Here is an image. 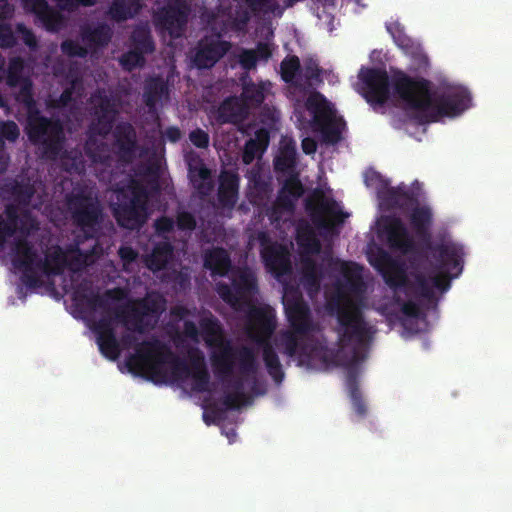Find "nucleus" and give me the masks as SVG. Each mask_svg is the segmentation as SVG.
Masks as SVG:
<instances>
[{
	"label": "nucleus",
	"instance_id": "1",
	"mask_svg": "<svg viewBox=\"0 0 512 512\" xmlns=\"http://www.w3.org/2000/svg\"><path fill=\"white\" fill-rule=\"evenodd\" d=\"M358 77L363 95L370 104H385L390 98L391 87L393 94L410 109L425 111L432 105L431 81L422 76L412 77L395 69L389 77L384 69L362 68Z\"/></svg>",
	"mask_w": 512,
	"mask_h": 512
},
{
	"label": "nucleus",
	"instance_id": "2",
	"mask_svg": "<svg viewBox=\"0 0 512 512\" xmlns=\"http://www.w3.org/2000/svg\"><path fill=\"white\" fill-rule=\"evenodd\" d=\"M199 324L206 345L216 348L210 356L216 377L223 384H229L233 388V393L246 399L243 378H237L233 381L231 378L238 361L242 376L256 380L259 364L253 348L245 345L236 347L229 340H225L218 319L212 315L202 318Z\"/></svg>",
	"mask_w": 512,
	"mask_h": 512
},
{
	"label": "nucleus",
	"instance_id": "3",
	"mask_svg": "<svg viewBox=\"0 0 512 512\" xmlns=\"http://www.w3.org/2000/svg\"><path fill=\"white\" fill-rule=\"evenodd\" d=\"M336 314L340 343L343 347L352 346L346 375L347 389L355 413L363 418L367 414V406L359 388L357 365L367 358L373 331L357 308L337 304Z\"/></svg>",
	"mask_w": 512,
	"mask_h": 512
},
{
	"label": "nucleus",
	"instance_id": "4",
	"mask_svg": "<svg viewBox=\"0 0 512 512\" xmlns=\"http://www.w3.org/2000/svg\"><path fill=\"white\" fill-rule=\"evenodd\" d=\"M11 263L20 273L21 282L28 288L42 285V277L60 276L67 269L68 253L60 245H52L41 257L35 245L26 238H16Z\"/></svg>",
	"mask_w": 512,
	"mask_h": 512
},
{
	"label": "nucleus",
	"instance_id": "5",
	"mask_svg": "<svg viewBox=\"0 0 512 512\" xmlns=\"http://www.w3.org/2000/svg\"><path fill=\"white\" fill-rule=\"evenodd\" d=\"M169 364L175 379L188 378L192 368L185 359L176 356L172 350L159 340H147L137 345L135 354L130 355L126 365L133 373L147 371L155 382L163 381L166 373L163 366Z\"/></svg>",
	"mask_w": 512,
	"mask_h": 512
},
{
	"label": "nucleus",
	"instance_id": "6",
	"mask_svg": "<svg viewBox=\"0 0 512 512\" xmlns=\"http://www.w3.org/2000/svg\"><path fill=\"white\" fill-rule=\"evenodd\" d=\"M115 196L113 216L117 224L129 230L141 228L148 219L147 187L139 180L131 179L127 185L115 190Z\"/></svg>",
	"mask_w": 512,
	"mask_h": 512
},
{
	"label": "nucleus",
	"instance_id": "7",
	"mask_svg": "<svg viewBox=\"0 0 512 512\" xmlns=\"http://www.w3.org/2000/svg\"><path fill=\"white\" fill-rule=\"evenodd\" d=\"M433 222V214L430 207L424 205H415L410 213V224L416 236L424 243L428 252L427 257L436 260L440 267L449 268L458 265V260L462 254V246L451 242L443 241L441 243H433L431 241V226Z\"/></svg>",
	"mask_w": 512,
	"mask_h": 512
},
{
	"label": "nucleus",
	"instance_id": "8",
	"mask_svg": "<svg viewBox=\"0 0 512 512\" xmlns=\"http://www.w3.org/2000/svg\"><path fill=\"white\" fill-rule=\"evenodd\" d=\"M284 306L291 330L280 333L277 345L288 357L306 356V347L299 341L298 336H305L314 331L310 308L300 296L287 299Z\"/></svg>",
	"mask_w": 512,
	"mask_h": 512
},
{
	"label": "nucleus",
	"instance_id": "9",
	"mask_svg": "<svg viewBox=\"0 0 512 512\" xmlns=\"http://www.w3.org/2000/svg\"><path fill=\"white\" fill-rule=\"evenodd\" d=\"M65 207L72 224L83 232L85 239L97 237L103 209L96 196L84 188L73 189L65 196Z\"/></svg>",
	"mask_w": 512,
	"mask_h": 512
},
{
	"label": "nucleus",
	"instance_id": "10",
	"mask_svg": "<svg viewBox=\"0 0 512 512\" xmlns=\"http://www.w3.org/2000/svg\"><path fill=\"white\" fill-rule=\"evenodd\" d=\"M25 131L30 142L40 146L45 158H59L65 143V133L59 119L43 116L39 110L26 118Z\"/></svg>",
	"mask_w": 512,
	"mask_h": 512
},
{
	"label": "nucleus",
	"instance_id": "11",
	"mask_svg": "<svg viewBox=\"0 0 512 512\" xmlns=\"http://www.w3.org/2000/svg\"><path fill=\"white\" fill-rule=\"evenodd\" d=\"M215 291L226 304L239 310L258 293L257 277L248 267L236 268L231 272V285L219 281Z\"/></svg>",
	"mask_w": 512,
	"mask_h": 512
},
{
	"label": "nucleus",
	"instance_id": "12",
	"mask_svg": "<svg viewBox=\"0 0 512 512\" xmlns=\"http://www.w3.org/2000/svg\"><path fill=\"white\" fill-rule=\"evenodd\" d=\"M306 108L313 114L315 130L322 134L323 141L336 144L341 140L342 129L345 122L336 118L330 102L319 92H314L306 100Z\"/></svg>",
	"mask_w": 512,
	"mask_h": 512
},
{
	"label": "nucleus",
	"instance_id": "13",
	"mask_svg": "<svg viewBox=\"0 0 512 512\" xmlns=\"http://www.w3.org/2000/svg\"><path fill=\"white\" fill-rule=\"evenodd\" d=\"M431 94L433 98L432 105L422 113L431 111L432 121H436L440 116L455 117L467 110L471 105L470 92L461 86H449L446 90L436 95L433 91L431 82Z\"/></svg>",
	"mask_w": 512,
	"mask_h": 512
},
{
	"label": "nucleus",
	"instance_id": "14",
	"mask_svg": "<svg viewBox=\"0 0 512 512\" xmlns=\"http://www.w3.org/2000/svg\"><path fill=\"white\" fill-rule=\"evenodd\" d=\"M95 118L89 126V137L85 144V153L92 159L94 162H102V157L98 153L100 148H103L104 143H98L93 136H108L114 126V122L116 119L117 111L115 110L113 104L110 102L108 98H103L100 103L96 106L94 112Z\"/></svg>",
	"mask_w": 512,
	"mask_h": 512
},
{
	"label": "nucleus",
	"instance_id": "15",
	"mask_svg": "<svg viewBox=\"0 0 512 512\" xmlns=\"http://www.w3.org/2000/svg\"><path fill=\"white\" fill-rule=\"evenodd\" d=\"M374 180L381 183L377 194L382 205L387 209L408 210L419 203V192L416 191L415 187L409 188L403 183L396 187H388L387 181L377 172H372L370 176L366 177L367 184ZM413 186H417V189H419L418 181H415Z\"/></svg>",
	"mask_w": 512,
	"mask_h": 512
},
{
	"label": "nucleus",
	"instance_id": "16",
	"mask_svg": "<svg viewBox=\"0 0 512 512\" xmlns=\"http://www.w3.org/2000/svg\"><path fill=\"white\" fill-rule=\"evenodd\" d=\"M369 262L395 294L399 289L407 288L411 284L405 263L393 258L385 249L378 247L369 255Z\"/></svg>",
	"mask_w": 512,
	"mask_h": 512
},
{
	"label": "nucleus",
	"instance_id": "17",
	"mask_svg": "<svg viewBox=\"0 0 512 512\" xmlns=\"http://www.w3.org/2000/svg\"><path fill=\"white\" fill-rule=\"evenodd\" d=\"M379 237L390 250L402 255L414 254L417 245L402 219L395 215H384L380 220Z\"/></svg>",
	"mask_w": 512,
	"mask_h": 512
},
{
	"label": "nucleus",
	"instance_id": "18",
	"mask_svg": "<svg viewBox=\"0 0 512 512\" xmlns=\"http://www.w3.org/2000/svg\"><path fill=\"white\" fill-rule=\"evenodd\" d=\"M256 239L260 245V256L266 269L276 278L290 274L292 265L287 247L278 242H272L266 231H259Z\"/></svg>",
	"mask_w": 512,
	"mask_h": 512
},
{
	"label": "nucleus",
	"instance_id": "19",
	"mask_svg": "<svg viewBox=\"0 0 512 512\" xmlns=\"http://www.w3.org/2000/svg\"><path fill=\"white\" fill-rule=\"evenodd\" d=\"M189 7L180 0H176L153 14L155 27L171 38L177 39L183 36L189 16Z\"/></svg>",
	"mask_w": 512,
	"mask_h": 512
},
{
	"label": "nucleus",
	"instance_id": "20",
	"mask_svg": "<svg viewBox=\"0 0 512 512\" xmlns=\"http://www.w3.org/2000/svg\"><path fill=\"white\" fill-rule=\"evenodd\" d=\"M337 202L328 198L322 191L314 193V199L306 201V210L309 212L313 225L325 232H330L336 223L343 221L340 211L337 210Z\"/></svg>",
	"mask_w": 512,
	"mask_h": 512
},
{
	"label": "nucleus",
	"instance_id": "21",
	"mask_svg": "<svg viewBox=\"0 0 512 512\" xmlns=\"http://www.w3.org/2000/svg\"><path fill=\"white\" fill-rule=\"evenodd\" d=\"M231 43L214 37H205L198 42L193 62L198 69H210L223 58Z\"/></svg>",
	"mask_w": 512,
	"mask_h": 512
},
{
	"label": "nucleus",
	"instance_id": "22",
	"mask_svg": "<svg viewBox=\"0 0 512 512\" xmlns=\"http://www.w3.org/2000/svg\"><path fill=\"white\" fill-rule=\"evenodd\" d=\"M100 352L110 360H116L120 355V346L110 317H102L93 325Z\"/></svg>",
	"mask_w": 512,
	"mask_h": 512
},
{
	"label": "nucleus",
	"instance_id": "23",
	"mask_svg": "<svg viewBox=\"0 0 512 512\" xmlns=\"http://www.w3.org/2000/svg\"><path fill=\"white\" fill-rule=\"evenodd\" d=\"M114 147L118 156L123 160H130L137 150V134L133 125L129 122H119L114 130Z\"/></svg>",
	"mask_w": 512,
	"mask_h": 512
},
{
	"label": "nucleus",
	"instance_id": "24",
	"mask_svg": "<svg viewBox=\"0 0 512 512\" xmlns=\"http://www.w3.org/2000/svg\"><path fill=\"white\" fill-rule=\"evenodd\" d=\"M249 116V107L240 97L230 96L219 105L216 120L220 124H240Z\"/></svg>",
	"mask_w": 512,
	"mask_h": 512
},
{
	"label": "nucleus",
	"instance_id": "25",
	"mask_svg": "<svg viewBox=\"0 0 512 512\" xmlns=\"http://www.w3.org/2000/svg\"><path fill=\"white\" fill-rule=\"evenodd\" d=\"M249 329L261 337H270L276 328L274 311L268 307L252 306L248 313Z\"/></svg>",
	"mask_w": 512,
	"mask_h": 512
},
{
	"label": "nucleus",
	"instance_id": "26",
	"mask_svg": "<svg viewBox=\"0 0 512 512\" xmlns=\"http://www.w3.org/2000/svg\"><path fill=\"white\" fill-rule=\"evenodd\" d=\"M240 177L237 172L224 170L219 176L218 201L222 207L232 209L237 203Z\"/></svg>",
	"mask_w": 512,
	"mask_h": 512
},
{
	"label": "nucleus",
	"instance_id": "27",
	"mask_svg": "<svg viewBox=\"0 0 512 512\" xmlns=\"http://www.w3.org/2000/svg\"><path fill=\"white\" fill-rule=\"evenodd\" d=\"M24 8L32 12L47 31H57L61 15L51 8L46 0H22Z\"/></svg>",
	"mask_w": 512,
	"mask_h": 512
},
{
	"label": "nucleus",
	"instance_id": "28",
	"mask_svg": "<svg viewBox=\"0 0 512 512\" xmlns=\"http://www.w3.org/2000/svg\"><path fill=\"white\" fill-rule=\"evenodd\" d=\"M242 91L240 98L247 103L249 109L259 107L265 100L267 92L271 88L270 81L253 82L249 76L241 78Z\"/></svg>",
	"mask_w": 512,
	"mask_h": 512
},
{
	"label": "nucleus",
	"instance_id": "29",
	"mask_svg": "<svg viewBox=\"0 0 512 512\" xmlns=\"http://www.w3.org/2000/svg\"><path fill=\"white\" fill-rule=\"evenodd\" d=\"M192 371L189 377L192 378V389L198 393L210 391V373L204 361V356L199 350L189 354Z\"/></svg>",
	"mask_w": 512,
	"mask_h": 512
},
{
	"label": "nucleus",
	"instance_id": "30",
	"mask_svg": "<svg viewBox=\"0 0 512 512\" xmlns=\"http://www.w3.org/2000/svg\"><path fill=\"white\" fill-rule=\"evenodd\" d=\"M204 267L211 272V276H226L232 270L230 255L223 247H213L204 253Z\"/></svg>",
	"mask_w": 512,
	"mask_h": 512
},
{
	"label": "nucleus",
	"instance_id": "31",
	"mask_svg": "<svg viewBox=\"0 0 512 512\" xmlns=\"http://www.w3.org/2000/svg\"><path fill=\"white\" fill-rule=\"evenodd\" d=\"M188 176L198 194L208 196L212 192L214 183L211 178V171L201 159H198L195 163H188Z\"/></svg>",
	"mask_w": 512,
	"mask_h": 512
},
{
	"label": "nucleus",
	"instance_id": "32",
	"mask_svg": "<svg viewBox=\"0 0 512 512\" xmlns=\"http://www.w3.org/2000/svg\"><path fill=\"white\" fill-rule=\"evenodd\" d=\"M273 188L271 182L263 178L259 172L252 173L249 177V201L257 207L264 208L268 205Z\"/></svg>",
	"mask_w": 512,
	"mask_h": 512
},
{
	"label": "nucleus",
	"instance_id": "33",
	"mask_svg": "<svg viewBox=\"0 0 512 512\" xmlns=\"http://www.w3.org/2000/svg\"><path fill=\"white\" fill-rule=\"evenodd\" d=\"M173 256V245L168 241H161L156 243L151 253L146 256L145 265L152 272H159L167 268Z\"/></svg>",
	"mask_w": 512,
	"mask_h": 512
},
{
	"label": "nucleus",
	"instance_id": "34",
	"mask_svg": "<svg viewBox=\"0 0 512 512\" xmlns=\"http://www.w3.org/2000/svg\"><path fill=\"white\" fill-rule=\"evenodd\" d=\"M463 257L464 250L462 249V254L459 258L457 266H449V268H442L438 265L435 259L431 258V266L433 267L436 274L432 276L430 279V283L432 285V289L436 288L440 291H447L450 288V280L458 277L463 270Z\"/></svg>",
	"mask_w": 512,
	"mask_h": 512
},
{
	"label": "nucleus",
	"instance_id": "35",
	"mask_svg": "<svg viewBox=\"0 0 512 512\" xmlns=\"http://www.w3.org/2000/svg\"><path fill=\"white\" fill-rule=\"evenodd\" d=\"M304 194V186L299 179L297 173H292L287 177L278 191V203L287 206L294 207L296 201Z\"/></svg>",
	"mask_w": 512,
	"mask_h": 512
},
{
	"label": "nucleus",
	"instance_id": "36",
	"mask_svg": "<svg viewBox=\"0 0 512 512\" xmlns=\"http://www.w3.org/2000/svg\"><path fill=\"white\" fill-rule=\"evenodd\" d=\"M141 0H113L109 7V15L116 22L126 21L136 16L141 8Z\"/></svg>",
	"mask_w": 512,
	"mask_h": 512
},
{
	"label": "nucleus",
	"instance_id": "37",
	"mask_svg": "<svg viewBox=\"0 0 512 512\" xmlns=\"http://www.w3.org/2000/svg\"><path fill=\"white\" fill-rule=\"evenodd\" d=\"M82 40L90 48H102L108 45L112 38V31L110 27L105 24H99L98 26L84 27L81 30Z\"/></svg>",
	"mask_w": 512,
	"mask_h": 512
},
{
	"label": "nucleus",
	"instance_id": "38",
	"mask_svg": "<svg viewBox=\"0 0 512 512\" xmlns=\"http://www.w3.org/2000/svg\"><path fill=\"white\" fill-rule=\"evenodd\" d=\"M262 358L268 374L275 383H281L284 379V371L278 354L271 343L263 341L262 343Z\"/></svg>",
	"mask_w": 512,
	"mask_h": 512
},
{
	"label": "nucleus",
	"instance_id": "39",
	"mask_svg": "<svg viewBox=\"0 0 512 512\" xmlns=\"http://www.w3.org/2000/svg\"><path fill=\"white\" fill-rule=\"evenodd\" d=\"M167 94L168 86L163 78L159 76L152 77L146 82L144 87L143 98L145 105L149 109H153L156 107L161 98Z\"/></svg>",
	"mask_w": 512,
	"mask_h": 512
},
{
	"label": "nucleus",
	"instance_id": "40",
	"mask_svg": "<svg viewBox=\"0 0 512 512\" xmlns=\"http://www.w3.org/2000/svg\"><path fill=\"white\" fill-rule=\"evenodd\" d=\"M123 296L124 292L121 288H113L106 290L103 295L98 293L80 294L77 292L76 299L85 301L91 310H96L97 308H106L109 299L119 300L123 298Z\"/></svg>",
	"mask_w": 512,
	"mask_h": 512
},
{
	"label": "nucleus",
	"instance_id": "41",
	"mask_svg": "<svg viewBox=\"0 0 512 512\" xmlns=\"http://www.w3.org/2000/svg\"><path fill=\"white\" fill-rule=\"evenodd\" d=\"M344 282L341 284L343 288L351 293H361L365 289V283L362 277V268L356 263L351 265L345 264L342 268Z\"/></svg>",
	"mask_w": 512,
	"mask_h": 512
},
{
	"label": "nucleus",
	"instance_id": "42",
	"mask_svg": "<svg viewBox=\"0 0 512 512\" xmlns=\"http://www.w3.org/2000/svg\"><path fill=\"white\" fill-rule=\"evenodd\" d=\"M5 191L9 193L13 200L20 205H29L34 194L35 188L30 182L11 180L5 184Z\"/></svg>",
	"mask_w": 512,
	"mask_h": 512
},
{
	"label": "nucleus",
	"instance_id": "43",
	"mask_svg": "<svg viewBox=\"0 0 512 512\" xmlns=\"http://www.w3.org/2000/svg\"><path fill=\"white\" fill-rule=\"evenodd\" d=\"M302 280L309 291L320 289L322 271L316 261L310 257L302 258Z\"/></svg>",
	"mask_w": 512,
	"mask_h": 512
},
{
	"label": "nucleus",
	"instance_id": "44",
	"mask_svg": "<svg viewBox=\"0 0 512 512\" xmlns=\"http://www.w3.org/2000/svg\"><path fill=\"white\" fill-rule=\"evenodd\" d=\"M300 72L301 64L297 56H288L282 60L280 64V74L285 83L297 88L302 87L303 84L299 77Z\"/></svg>",
	"mask_w": 512,
	"mask_h": 512
},
{
	"label": "nucleus",
	"instance_id": "45",
	"mask_svg": "<svg viewBox=\"0 0 512 512\" xmlns=\"http://www.w3.org/2000/svg\"><path fill=\"white\" fill-rule=\"evenodd\" d=\"M410 283L407 288H401L398 292H404L407 296L413 293L429 301L435 298L430 279L424 274L416 273L414 275V281L410 280Z\"/></svg>",
	"mask_w": 512,
	"mask_h": 512
},
{
	"label": "nucleus",
	"instance_id": "46",
	"mask_svg": "<svg viewBox=\"0 0 512 512\" xmlns=\"http://www.w3.org/2000/svg\"><path fill=\"white\" fill-rule=\"evenodd\" d=\"M132 48L144 56L151 54L155 50V43L150 30L147 27L138 26L131 34Z\"/></svg>",
	"mask_w": 512,
	"mask_h": 512
},
{
	"label": "nucleus",
	"instance_id": "47",
	"mask_svg": "<svg viewBox=\"0 0 512 512\" xmlns=\"http://www.w3.org/2000/svg\"><path fill=\"white\" fill-rule=\"evenodd\" d=\"M19 91L17 92L15 99L18 103L22 104L29 115L39 111L36 100L33 93V82L31 79H25L24 82L18 85Z\"/></svg>",
	"mask_w": 512,
	"mask_h": 512
},
{
	"label": "nucleus",
	"instance_id": "48",
	"mask_svg": "<svg viewBox=\"0 0 512 512\" xmlns=\"http://www.w3.org/2000/svg\"><path fill=\"white\" fill-rule=\"evenodd\" d=\"M25 68L26 65L23 58L13 57L9 60L6 76V83L9 87L16 88L25 79H30V77L24 75Z\"/></svg>",
	"mask_w": 512,
	"mask_h": 512
},
{
	"label": "nucleus",
	"instance_id": "49",
	"mask_svg": "<svg viewBox=\"0 0 512 512\" xmlns=\"http://www.w3.org/2000/svg\"><path fill=\"white\" fill-rule=\"evenodd\" d=\"M59 157H61L63 168L67 172L81 174L85 171V161L80 150H62Z\"/></svg>",
	"mask_w": 512,
	"mask_h": 512
},
{
	"label": "nucleus",
	"instance_id": "50",
	"mask_svg": "<svg viewBox=\"0 0 512 512\" xmlns=\"http://www.w3.org/2000/svg\"><path fill=\"white\" fill-rule=\"evenodd\" d=\"M388 32L392 35L395 44L408 55L419 44L407 36L399 24H390L387 26Z\"/></svg>",
	"mask_w": 512,
	"mask_h": 512
},
{
	"label": "nucleus",
	"instance_id": "51",
	"mask_svg": "<svg viewBox=\"0 0 512 512\" xmlns=\"http://www.w3.org/2000/svg\"><path fill=\"white\" fill-rule=\"evenodd\" d=\"M296 165V151L293 147L286 146L281 149L280 154L274 159V169L277 172L286 173L293 170Z\"/></svg>",
	"mask_w": 512,
	"mask_h": 512
},
{
	"label": "nucleus",
	"instance_id": "52",
	"mask_svg": "<svg viewBox=\"0 0 512 512\" xmlns=\"http://www.w3.org/2000/svg\"><path fill=\"white\" fill-rule=\"evenodd\" d=\"M160 311L157 301L151 299H144L139 302V308H132V317L135 321V327L138 331H141L139 323L143 316L156 314Z\"/></svg>",
	"mask_w": 512,
	"mask_h": 512
},
{
	"label": "nucleus",
	"instance_id": "53",
	"mask_svg": "<svg viewBox=\"0 0 512 512\" xmlns=\"http://www.w3.org/2000/svg\"><path fill=\"white\" fill-rule=\"evenodd\" d=\"M39 229V223L28 211L22 212L17 222V230L20 233L18 238H26Z\"/></svg>",
	"mask_w": 512,
	"mask_h": 512
},
{
	"label": "nucleus",
	"instance_id": "54",
	"mask_svg": "<svg viewBox=\"0 0 512 512\" xmlns=\"http://www.w3.org/2000/svg\"><path fill=\"white\" fill-rule=\"evenodd\" d=\"M321 74L322 69L319 67L318 62L315 59L309 58L305 60L303 76L308 87L313 86V84H321L323 82Z\"/></svg>",
	"mask_w": 512,
	"mask_h": 512
},
{
	"label": "nucleus",
	"instance_id": "55",
	"mask_svg": "<svg viewBox=\"0 0 512 512\" xmlns=\"http://www.w3.org/2000/svg\"><path fill=\"white\" fill-rule=\"evenodd\" d=\"M119 62L125 71L132 72L136 68L143 67L146 59L143 54L132 48L120 57Z\"/></svg>",
	"mask_w": 512,
	"mask_h": 512
},
{
	"label": "nucleus",
	"instance_id": "56",
	"mask_svg": "<svg viewBox=\"0 0 512 512\" xmlns=\"http://www.w3.org/2000/svg\"><path fill=\"white\" fill-rule=\"evenodd\" d=\"M408 56L412 60L411 66L409 68L410 71L418 74L427 72L429 68V59L420 45H418L412 52H410Z\"/></svg>",
	"mask_w": 512,
	"mask_h": 512
},
{
	"label": "nucleus",
	"instance_id": "57",
	"mask_svg": "<svg viewBox=\"0 0 512 512\" xmlns=\"http://www.w3.org/2000/svg\"><path fill=\"white\" fill-rule=\"evenodd\" d=\"M20 135L18 125L12 120H0V146L4 145V140L15 142Z\"/></svg>",
	"mask_w": 512,
	"mask_h": 512
},
{
	"label": "nucleus",
	"instance_id": "58",
	"mask_svg": "<svg viewBox=\"0 0 512 512\" xmlns=\"http://www.w3.org/2000/svg\"><path fill=\"white\" fill-rule=\"evenodd\" d=\"M66 252L68 253V264L67 268L72 271L79 270L84 265V256L81 252L79 242L76 241L73 244H70L66 247Z\"/></svg>",
	"mask_w": 512,
	"mask_h": 512
},
{
	"label": "nucleus",
	"instance_id": "59",
	"mask_svg": "<svg viewBox=\"0 0 512 512\" xmlns=\"http://www.w3.org/2000/svg\"><path fill=\"white\" fill-rule=\"evenodd\" d=\"M60 49L68 57L85 58L88 55V49L72 39L64 40L60 45Z\"/></svg>",
	"mask_w": 512,
	"mask_h": 512
},
{
	"label": "nucleus",
	"instance_id": "60",
	"mask_svg": "<svg viewBox=\"0 0 512 512\" xmlns=\"http://www.w3.org/2000/svg\"><path fill=\"white\" fill-rule=\"evenodd\" d=\"M266 215L271 221V223H278L281 221L284 213H290L294 211V207H287L283 206L278 203V196L276 197L275 201L270 205L266 206Z\"/></svg>",
	"mask_w": 512,
	"mask_h": 512
},
{
	"label": "nucleus",
	"instance_id": "61",
	"mask_svg": "<svg viewBox=\"0 0 512 512\" xmlns=\"http://www.w3.org/2000/svg\"><path fill=\"white\" fill-rule=\"evenodd\" d=\"M175 225L180 231H193L197 226L195 216L188 211L177 213Z\"/></svg>",
	"mask_w": 512,
	"mask_h": 512
},
{
	"label": "nucleus",
	"instance_id": "62",
	"mask_svg": "<svg viewBox=\"0 0 512 512\" xmlns=\"http://www.w3.org/2000/svg\"><path fill=\"white\" fill-rule=\"evenodd\" d=\"M238 62L246 71L254 69L257 64V52L253 49H242L238 54Z\"/></svg>",
	"mask_w": 512,
	"mask_h": 512
},
{
	"label": "nucleus",
	"instance_id": "63",
	"mask_svg": "<svg viewBox=\"0 0 512 512\" xmlns=\"http://www.w3.org/2000/svg\"><path fill=\"white\" fill-rule=\"evenodd\" d=\"M189 140L195 147L206 149L209 146L210 137L205 130L196 128L189 133Z\"/></svg>",
	"mask_w": 512,
	"mask_h": 512
},
{
	"label": "nucleus",
	"instance_id": "64",
	"mask_svg": "<svg viewBox=\"0 0 512 512\" xmlns=\"http://www.w3.org/2000/svg\"><path fill=\"white\" fill-rule=\"evenodd\" d=\"M265 150H262L260 146H258V142L253 139H249L244 147L242 160L245 164H251L256 158L257 154H262Z\"/></svg>",
	"mask_w": 512,
	"mask_h": 512
}]
</instances>
